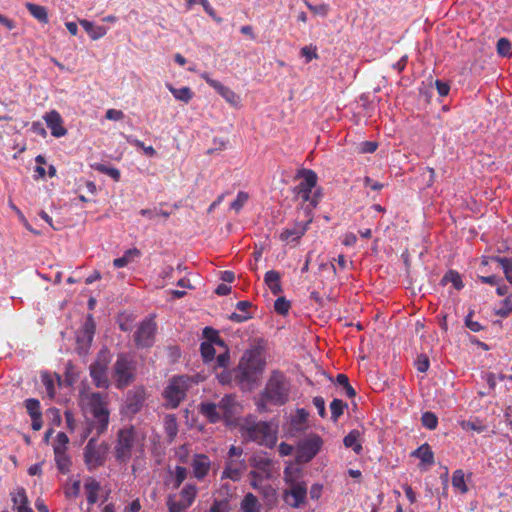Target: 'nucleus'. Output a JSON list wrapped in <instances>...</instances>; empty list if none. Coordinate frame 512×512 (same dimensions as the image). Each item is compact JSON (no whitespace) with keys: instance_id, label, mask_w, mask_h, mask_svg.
<instances>
[{"instance_id":"nucleus-54","label":"nucleus","mask_w":512,"mask_h":512,"mask_svg":"<svg viewBox=\"0 0 512 512\" xmlns=\"http://www.w3.org/2000/svg\"><path fill=\"white\" fill-rule=\"evenodd\" d=\"M69 443V438L64 432H59L56 435L55 444L53 446V450H67V445Z\"/></svg>"},{"instance_id":"nucleus-60","label":"nucleus","mask_w":512,"mask_h":512,"mask_svg":"<svg viewBox=\"0 0 512 512\" xmlns=\"http://www.w3.org/2000/svg\"><path fill=\"white\" fill-rule=\"evenodd\" d=\"M204 11L217 23L222 22V18L217 16L214 8L210 5L208 0H202V4Z\"/></svg>"},{"instance_id":"nucleus-61","label":"nucleus","mask_w":512,"mask_h":512,"mask_svg":"<svg viewBox=\"0 0 512 512\" xmlns=\"http://www.w3.org/2000/svg\"><path fill=\"white\" fill-rule=\"evenodd\" d=\"M125 117L123 111L117 109H108L105 114V118L112 121H121Z\"/></svg>"},{"instance_id":"nucleus-24","label":"nucleus","mask_w":512,"mask_h":512,"mask_svg":"<svg viewBox=\"0 0 512 512\" xmlns=\"http://www.w3.org/2000/svg\"><path fill=\"white\" fill-rule=\"evenodd\" d=\"M200 413L208 419L210 423H217L225 417L222 413H219V409L216 407V403L204 402L199 406Z\"/></svg>"},{"instance_id":"nucleus-26","label":"nucleus","mask_w":512,"mask_h":512,"mask_svg":"<svg viewBox=\"0 0 512 512\" xmlns=\"http://www.w3.org/2000/svg\"><path fill=\"white\" fill-rule=\"evenodd\" d=\"M411 456L420 459L421 465L432 466L434 464V453L428 443H424L415 449Z\"/></svg>"},{"instance_id":"nucleus-12","label":"nucleus","mask_w":512,"mask_h":512,"mask_svg":"<svg viewBox=\"0 0 512 512\" xmlns=\"http://www.w3.org/2000/svg\"><path fill=\"white\" fill-rule=\"evenodd\" d=\"M96 325L92 315H88L81 329L77 333V347L76 350L79 355L85 356L92 344Z\"/></svg>"},{"instance_id":"nucleus-37","label":"nucleus","mask_w":512,"mask_h":512,"mask_svg":"<svg viewBox=\"0 0 512 512\" xmlns=\"http://www.w3.org/2000/svg\"><path fill=\"white\" fill-rule=\"evenodd\" d=\"M164 429L171 441L174 440V438L178 434V424L177 419L175 415L173 414H167L164 418Z\"/></svg>"},{"instance_id":"nucleus-20","label":"nucleus","mask_w":512,"mask_h":512,"mask_svg":"<svg viewBox=\"0 0 512 512\" xmlns=\"http://www.w3.org/2000/svg\"><path fill=\"white\" fill-rule=\"evenodd\" d=\"M43 119L51 130L52 136L60 138L67 134V129L63 126V119L58 111L51 110L47 112Z\"/></svg>"},{"instance_id":"nucleus-7","label":"nucleus","mask_w":512,"mask_h":512,"mask_svg":"<svg viewBox=\"0 0 512 512\" xmlns=\"http://www.w3.org/2000/svg\"><path fill=\"white\" fill-rule=\"evenodd\" d=\"M112 377L118 389H124L136 379V362L126 354H119L113 365Z\"/></svg>"},{"instance_id":"nucleus-38","label":"nucleus","mask_w":512,"mask_h":512,"mask_svg":"<svg viewBox=\"0 0 512 512\" xmlns=\"http://www.w3.org/2000/svg\"><path fill=\"white\" fill-rule=\"evenodd\" d=\"M242 512H260V505L255 495L247 493L241 502Z\"/></svg>"},{"instance_id":"nucleus-62","label":"nucleus","mask_w":512,"mask_h":512,"mask_svg":"<svg viewBox=\"0 0 512 512\" xmlns=\"http://www.w3.org/2000/svg\"><path fill=\"white\" fill-rule=\"evenodd\" d=\"M229 360V351L228 348L226 347V349H224V352L220 353L216 358L217 367L226 368L228 366Z\"/></svg>"},{"instance_id":"nucleus-57","label":"nucleus","mask_w":512,"mask_h":512,"mask_svg":"<svg viewBox=\"0 0 512 512\" xmlns=\"http://www.w3.org/2000/svg\"><path fill=\"white\" fill-rule=\"evenodd\" d=\"M130 143H132L134 146L142 149L143 152L149 157H153L156 155V150L152 146H145L144 142H142L141 140L134 139V140L130 141Z\"/></svg>"},{"instance_id":"nucleus-49","label":"nucleus","mask_w":512,"mask_h":512,"mask_svg":"<svg viewBox=\"0 0 512 512\" xmlns=\"http://www.w3.org/2000/svg\"><path fill=\"white\" fill-rule=\"evenodd\" d=\"M290 308L291 304L285 297H278L274 302V309L280 315H286Z\"/></svg>"},{"instance_id":"nucleus-52","label":"nucleus","mask_w":512,"mask_h":512,"mask_svg":"<svg viewBox=\"0 0 512 512\" xmlns=\"http://www.w3.org/2000/svg\"><path fill=\"white\" fill-rule=\"evenodd\" d=\"M41 378H42V383H43V385L45 387V391H46L47 396L49 398H51V399L54 398V396H55V384H54L53 378L49 374H47V373L43 374Z\"/></svg>"},{"instance_id":"nucleus-53","label":"nucleus","mask_w":512,"mask_h":512,"mask_svg":"<svg viewBox=\"0 0 512 512\" xmlns=\"http://www.w3.org/2000/svg\"><path fill=\"white\" fill-rule=\"evenodd\" d=\"M248 200V194L246 192H238L236 199L231 203L230 208L238 213Z\"/></svg>"},{"instance_id":"nucleus-45","label":"nucleus","mask_w":512,"mask_h":512,"mask_svg":"<svg viewBox=\"0 0 512 512\" xmlns=\"http://www.w3.org/2000/svg\"><path fill=\"white\" fill-rule=\"evenodd\" d=\"M452 485L453 487L460 490L462 493H466L468 491V488L465 483L464 479V473L462 470L458 469L454 471L452 475Z\"/></svg>"},{"instance_id":"nucleus-25","label":"nucleus","mask_w":512,"mask_h":512,"mask_svg":"<svg viewBox=\"0 0 512 512\" xmlns=\"http://www.w3.org/2000/svg\"><path fill=\"white\" fill-rule=\"evenodd\" d=\"M264 282L273 295L282 293L281 274L276 270H269L264 275Z\"/></svg>"},{"instance_id":"nucleus-40","label":"nucleus","mask_w":512,"mask_h":512,"mask_svg":"<svg viewBox=\"0 0 512 512\" xmlns=\"http://www.w3.org/2000/svg\"><path fill=\"white\" fill-rule=\"evenodd\" d=\"M92 168L100 173L110 176L115 181L120 180L121 173L115 167H110V166H107L102 163H96V164L92 165Z\"/></svg>"},{"instance_id":"nucleus-14","label":"nucleus","mask_w":512,"mask_h":512,"mask_svg":"<svg viewBox=\"0 0 512 512\" xmlns=\"http://www.w3.org/2000/svg\"><path fill=\"white\" fill-rule=\"evenodd\" d=\"M106 448L97 445L95 438H91L84 448V461L87 468L92 471L102 466L105 461Z\"/></svg>"},{"instance_id":"nucleus-21","label":"nucleus","mask_w":512,"mask_h":512,"mask_svg":"<svg viewBox=\"0 0 512 512\" xmlns=\"http://www.w3.org/2000/svg\"><path fill=\"white\" fill-rule=\"evenodd\" d=\"M191 467L194 477L197 480H202L208 475L210 471L211 461L205 454H196L192 459Z\"/></svg>"},{"instance_id":"nucleus-50","label":"nucleus","mask_w":512,"mask_h":512,"mask_svg":"<svg viewBox=\"0 0 512 512\" xmlns=\"http://www.w3.org/2000/svg\"><path fill=\"white\" fill-rule=\"evenodd\" d=\"M496 262L498 263L502 269H510L512 270V259L507 257H499V256H490L487 259L482 261L483 264H488V262Z\"/></svg>"},{"instance_id":"nucleus-63","label":"nucleus","mask_w":512,"mask_h":512,"mask_svg":"<svg viewBox=\"0 0 512 512\" xmlns=\"http://www.w3.org/2000/svg\"><path fill=\"white\" fill-rule=\"evenodd\" d=\"M242 455H243V449L241 447L231 445L226 459H243Z\"/></svg>"},{"instance_id":"nucleus-28","label":"nucleus","mask_w":512,"mask_h":512,"mask_svg":"<svg viewBox=\"0 0 512 512\" xmlns=\"http://www.w3.org/2000/svg\"><path fill=\"white\" fill-rule=\"evenodd\" d=\"M250 477V485L252 488L261 491L266 497L269 495L274 496L275 495V489L271 485L263 486L262 482L263 480L267 479L264 476L256 474V472H249Z\"/></svg>"},{"instance_id":"nucleus-46","label":"nucleus","mask_w":512,"mask_h":512,"mask_svg":"<svg viewBox=\"0 0 512 512\" xmlns=\"http://www.w3.org/2000/svg\"><path fill=\"white\" fill-rule=\"evenodd\" d=\"M215 344L211 343H201L200 352L205 363L211 362L215 358L216 350L214 348Z\"/></svg>"},{"instance_id":"nucleus-16","label":"nucleus","mask_w":512,"mask_h":512,"mask_svg":"<svg viewBox=\"0 0 512 512\" xmlns=\"http://www.w3.org/2000/svg\"><path fill=\"white\" fill-rule=\"evenodd\" d=\"M307 497V485L303 481L301 483H294L289 486V489L284 491V501L286 504L293 508H298L305 503Z\"/></svg>"},{"instance_id":"nucleus-34","label":"nucleus","mask_w":512,"mask_h":512,"mask_svg":"<svg viewBox=\"0 0 512 512\" xmlns=\"http://www.w3.org/2000/svg\"><path fill=\"white\" fill-rule=\"evenodd\" d=\"M29 13L41 23L48 22V13L44 6L27 2L25 4Z\"/></svg>"},{"instance_id":"nucleus-32","label":"nucleus","mask_w":512,"mask_h":512,"mask_svg":"<svg viewBox=\"0 0 512 512\" xmlns=\"http://www.w3.org/2000/svg\"><path fill=\"white\" fill-rule=\"evenodd\" d=\"M451 283L456 290H461L464 287L462 277L456 270H448L441 279V284L446 285Z\"/></svg>"},{"instance_id":"nucleus-31","label":"nucleus","mask_w":512,"mask_h":512,"mask_svg":"<svg viewBox=\"0 0 512 512\" xmlns=\"http://www.w3.org/2000/svg\"><path fill=\"white\" fill-rule=\"evenodd\" d=\"M360 431L359 430H351L343 439V444L347 448H352V450L356 454H360L362 452V445L359 442L360 438Z\"/></svg>"},{"instance_id":"nucleus-59","label":"nucleus","mask_w":512,"mask_h":512,"mask_svg":"<svg viewBox=\"0 0 512 512\" xmlns=\"http://www.w3.org/2000/svg\"><path fill=\"white\" fill-rule=\"evenodd\" d=\"M313 404L316 407L318 414L320 417H326V408H325V400L321 396H316L313 398Z\"/></svg>"},{"instance_id":"nucleus-43","label":"nucleus","mask_w":512,"mask_h":512,"mask_svg":"<svg viewBox=\"0 0 512 512\" xmlns=\"http://www.w3.org/2000/svg\"><path fill=\"white\" fill-rule=\"evenodd\" d=\"M497 53L501 57L510 58L512 57V45L511 42L505 38L502 37L497 41L496 45Z\"/></svg>"},{"instance_id":"nucleus-33","label":"nucleus","mask_w":512,"mask_h":512,"mask_svg":"<svg viewBox=\"0 0 512 512\" xmlns=\"http://www.w3.org/2000/svg\"><path fill=\"white\" fill-rule=\"evenodd\" d=\"M203 337L206 339L203 343H211L226 349L224 340L219 336V332L212 327H205L203 329Z\"/></svg>"},{"instance_id":"nucleus-47","label":"nucleus","mask_w":512,"mask_h":512,"mask_svg":"<svg viewBox=\"0 0 512 512\" xmlns=\"http://www.w3.org/2000/svg\"><path fill=\"white\" fill-rule=\"evenodd\" d=\"M299 474L300 471L298 468L288 466L284 469V481L289 486L293 485L294 483H301L302 481L298 480Z\"/></svg>"},{"instance_id":"nucleus-1","label":"nucleus","mask_w":512,"mask_h":512,"mask_svg":"<svg viewBox=\"0 0 512 512\" xmlns=\"http://www.w3.org/2000/svg\"><path fill=\"white\" fill-rule=\"evenodd\" d=\"M291 394V380L278 369L272 370L266 381L264 389L259 395L257 408L260 412L268 411V405L283 406Z\"/></svg>"},{"instance_id":"nucleus-64","label":"nucleus","mask_w":512,"mask_h":512,"mask_svg":"<svg viewBox=\"0 0 512 512\" xmlns=\"http://www.w3.org/2000/svg\"><path fill=\"white\" fill-rule=\"evenodd\" d=\"M228 503L226 501L215 500L210 508V512H227Z\"/></svg>"},{"instance_id":"nucleus-8","label":"nucleus","mask_w":512,"mask_h":512,"mask_svg":"<svg viewBox=\"0 0 512 512\" xmlns=\"http://www.w3.org/2000/svg\"><path fill=\"white\" fill-rule=\"evenodd\" d=\"M111 362V356L107 349H101L95 361L90 365V377L97 388L107 389L110 386L108 377V366Z\"/></svg>"},{"instance_id":"nucleus-42","label":"nucleus","mask_w":512,"mask_h":512,"mask_svg":"<svg viewBox=\"0 0 512 512\" xmlns=\"http://www.w3.org/2000/svg\"><path fill=\"white\" fill-rule=\"evenodd\" d=\"M24 406L26 408L27 413L29 414V416L31 418L37 417V416H42L41 405H40L39 400H37L35 398L26 399L24 401Z\"/></svg>"},{"instance_id":"nucleus-10","label":"nucleus","mask_w":512,"mask_h":512,"mask_svg":"<svg viewBox=\"0 0 512 512\" xmlns=\"http://www.w3.org/2000/svg\"><path fill=\"white\" fill-rule=\"evenodd\" d=\"M197 494L198 488L195 484H185L179 492L178 500L172 495L167 498L168 512H187L188 508L194 503Z\"/></svg>"},{"instance_id":"nucleus-35","label":"nucleus","mask_w":512,"mask_h":512,"mask_svg":"<svg viewBox=\"0 0 512 512\" xmlns=\"http://www.w3.org/2000/svg\"><path fill=\"white\" fill-rule=\"evenodd\" d=\"M166 87L175 99L184 103H188L193 97V92L189 87L175 88L171 84H167Z\"/></svg>"},{"instance_id":"nucleus-22","label":"nucleus","mask_w":512,"mask_h":512,"mask_svg":"<svg viewBox=\"0 0 512 512\" xmlns=\"http://www.w3.org/2000/svg\"><path fill=\"white\" fill-rule=\"evenodd\" d=\"M145 400V392L142 388L129 391L125 401V408L128 413L135 414L140 411Z\"/></svg>"},{"instance_id":"nucleus-3","label":"nucleus","mask_w":512,"mask_h":512,"mask_svg":"<svg viewBox=\"0 0 512 512\" xmlns=\"http://www.w3.org/2000/svg\"><path fill=\"white\" fill-rule=\"evenodd\" d=\"M277 429L278 425L272 421L247 420L242 427L249 440L269 448L273 447L277 441Z\"/></svg>"},{"instance_id":"nucleus-2","label":"nucleus","mask_w":512,"mask_h":512,"mask_svg":"<svg viewBox=\"0 0 512 512\" xmlns=\"http://www.w3.org/2000/svg\"><path fill=\"white\" fill-rule=\"evenodd\" d=\"M81 403L93 416L91 425L96 434L99 436L106 432L110 420L107 395L100 392L86 393L81 396Z\"/></svg>"},{"instance_id":"nucleus-44","label":"nucleus","mask_w":512,"mask_h":512,"mask_svg":"<svg viewBox=\"0 0 512 512\" xmlns=\"http://www.w3.org/2000/svg\"><path fill=\"white\" fill-rule=\"evenodd\" d=\"M336 383L340 386H342L343 390H344V393L345 395L348 397V398H353L355 397L356 395V391L355 389L350 385L349 383V379L347 377V375L345 374H338L336 376Z\"/></svg>"},{"instance_id":"nucleus-11","label":"nucleus","mask_w":512,"mask_h":512,"mask_svg":"<svg viewBox=\"0 0 512 512\" xmlns=\"http://www.w3.org/2000/svg\"><path fill=\"white\" fill-rule=\"evenodd\" d=\"M134 442L135 430L132 426L119 430L115 446V457L117 461L126 462L131 458Z\"/></svg>"},{"instance_id":"nucleus-48","label":"nucleus","mask_w":512,"mask_h":512,"mask_svg":"<svg viewBox=\"0 0 512 512\" xmlns=\"http://www.w3.org/2000/svg\"><path fill=\"white\" fill-rule=\"evenodd\" d=\"M421 422L425 428L434 430L438 425V418L433 412L427 411L422 414Z\"/></svg>"},{"instance_id":"nucleus-39","label":"nucleus","mask_w":512,"mask_h":512,"mask_svg":"<svg viewBox=\"0 0 512 512\" xmlns=\"http://www.w3.org/2000/svg\"><path fill=\"white\" fill-rule=\"evenodd\" d=\"M460 426L465 431H475L477 433H482L486 431L487 426L478 418L463 420L460 422Z\"/></svg>"},{"instance_id":"nucleus-58","label":"nucleus","mask_w":512,"mask_h":512,"mask_svg":"<svg viewBox=\"0 0 512 512\" xmlns=\"http://www.w3.org/2000/svg\"><path fill=\"white\" fill-rule=\"evenodd\" d=\"M100 488V483L96 479L89 477L85 480L84 489L86 492H99Z\"/></svg>"},{"instance_id":"nucleus-55","label":"nucleus","mask_w":512,"mask_h":512,"mask_svg":"<svg viewBox=\"0 0 512 512\" xmlns=\"http://www.w3.org/2000/svg\"><path fill=\"white\" fill-rule=\"evenodd\" d=\"M415 366H416L417 371H419L421 373H425L429 369V366H430L429 358L425 354L418 355V357L415 361Z\"/></svg>"},{"instance_id":"nucleus-18","label":"nucleus","mask_w":512,"mask_h":512,"mask_svg":"<svg viewBox=\"0 0 512 512\" xmlns=\"http://www.w3.org/2000/svg\"><path fill=\"white\" fill-rule=\"evenodd\" d=\"M201 78L213 89L216 90L230 105L236 107L240 102L239 96L229 87L224 86L221 82L212 79L208 73H203Z\"/></svg>"},{"instance_id":"nucleus-56","label":"nucleus","mask_w":512,"mask_h":512,"mask_svg":"<svg viewBox=\"0 0 512 512\" xmlns=\"http://www.w3.org/2000/svg\"><path fill=\"white\" fill-rule=\"evenodd\" d=\"M473 311H470L465 318V325L472 332H479L483 330V326L478 322L473 320Z\"/></svg>"},{"instance_id":"nucleus-9","label":"nucleus","mask_w":512,"mask_h":512,"mask_svg":"<svg viewBox=\"0 0 512 512\" xmlns=\"http://www.w3.org/2000/svg\"><path fill=\"white\" fill-rule=\"evenodd\" d=\"M322 438L316 433H310L301 439L297 445L296 459L300 463L310 462L321 450Z\"/></svg>"},{"instance_id":"nucleus-30","label":"nucleus","mask_w":512,"mask_h":512,"mask_svg":"<svg viewBox=\"0 0 512 512\" xmlns=\"http://www.w3.org/2000/svg\"><path fill=\"white\" fill-rule=\"evenodd\" d=\"M54 458L58 470L62 474H67L70 471L72 462L70 456L66 453V450L58 449L54 451Z\"/></svg>"},{"instance_id":"nucleus-27","label":"nucleus","mask_w":512,"mask_h":512,"mask_svg":"<svg viewBox=\"0 0 512 512\" xmlns=\"http://www.w3.org/2000/svg\"><path fill=\"white\" fill-rule=\"evenodd\" d=\"M14 509L16 512H33L29 506L28 498L24 488H19L16 493L12 496Z\"/></svg>"},{"instance_id":"nucleus-4","label":"nucleus","mask_w":512,"mask_h":512,"mask_svg":"<svg viewBox=\"0 0 512 512\" xmlns=\"http://www.w3.org/2000/svg\"><path fill=\"white\" fill-rule=\"evenodd\" d=\"M264 362L257 351H246L238 366L233 370L234 378L239 383H252L263 370Z\"/></svg>"},{"instance_id":"nucleus-51","label":"nucleus","mask_w":512,"mask_h":512,"mask_svg":"<svg viewBox=\"0 0 512 512\" xmlns=\"http://www.w3.org/2000/svg\"><path fill=\"white\" fill-rule=\"evenodd\" d=\"M187 478V469L183 466H176L174 471L173 487L179 488Z\"/></svg>"},{"instance_id":"nucleus-13","label":"nucleus","mask_w":512,"mask_h":512,"mask_svg":"<svg viewBox=\"0 0 512 512\" xmlns=\"http://www.w3.org/2000/svg\"><path fill=\"white\" fill-rule=\"evenodd\" d=\"M311 210L307 212L309 216L305 221H295L291 226L284 228L279 234V239L282 242L291 243V242H299V240L305 235L307 232L309 225L312 222V216L310 215Z\"/></svg>"},{"instance_id":"nucleus-15","label":"nucleus","mask_w":512,"mask_h":512,"mask_svg":"<svg viewBox=\"0 0 512 512\" xmlns=\"http://www.w3.org/2000/svg\"><path fill=\"white\" fill-rule=\"evenodd\" d=\"M157 326L152 319H145L138 326L134 339L138 347H150L154 343Z\"/></svg>"},{"instance_id":"nucleus-6","label":"nucleus","mask_w":512,"mask_h":512,"mask_svg":"<svg viewBox=\"0 0 512 512\" xmlns=\"http://www.w3.org/2000/svg\"><path fill=\"white\" fill-rule=\"evenodd\" d=\"M296 178H301L302 181L292 189L293 195L304 203L308 202L312 208H315L320 201V194L318 192L312 194V190L316 187L318 180L316 172L311 169H301L298 171Z\"/></svg>"},{"instance_id":"nucleus-5","label":"nucleus","mask_w":512,"mask_h":512,"mask_svg":"<svg viewBox=\"0 0 512 512\" xmlns=\"http://www.w3.org/2000/svg\"><path fill=\"white\" fill-rule=\"evenodd\" d=\"M193 380L189 376H173L163 390L164 406L168 409H176L186 398L187 391Z\"/></svg>"},{"instance_id":"nucleus-19","label":"nucleus","mask_w":512,"mask_h":512,"mask_svg":"<svg viewBox=\"0 0 512 512\" xmlns=\"http://www.w3.org/2000/svg\"><path fill=\"white\" fill-rule=\"evenodd\" d=\"M245 470L246 463L244 459H226L221 479H230L237 482L242 478Z\"/></svg>"},{"instance_id":"nucleus-36","label":"nucleus","mask_w":512,"mask_h":512,"mask_svg":"<svg viewBox=\"0 0 512 512\" xmlns=\"http://www.w3.org/2000/svg\"><path fill=\"white\" fill-rule=\"evenodd\" d=\"M140 250L137 248H131L125 251L122 257L116 258L113 261V265L115 268H122L127 266L133 258L140 256Z\"/></svg>"},{"instance_id":"nucleus-17","label":"nucleus","mask_w":512,"mask_h":512,"mask_svg":"<svg viewBox=\"0 0 512 512\" xmlns=\"http://www.w3.org/2000/svg\"><path fill=\"white\" fill-rule=\"evenodd\" d=\"M252 472L266 478L273 477V461L267 453H255L249 460Z\"/></svg>"},{"instance_id":"nucleus-29","label":"nucleus","mask_w":512,"mask_h":512,"mask_svg":"<svg viewBox=\"0 0 512 512\" xmlns=\"http://www.w3.org/2000/svg\"><path fill=\"white\" fill-rule=\"evenodd\" d=\"M309 413L304 408H297L295 414L292 415L290 425L294 431L300 432L306 428Z\"/></svg>"},{"instance_id":"nucleus-41","label":"nucleus","mask_w":512,"mask_h":512,"mask_svg":"<svg viewBox=\"0 0 512 512\" xmlns=\"http://www.w3.org/2000/svg\"><path fill=\"white\" fill-rule=\"evenodd\" d=\"M348 407L347 403L340 399L335 398L330 403L331 419L336 422L343 414L344 410Z\"/></svg>"},{"instance_id":"nucleus-23","label":"nucleus","mask_w":512,"mask_h":512,"mask_svg":"<svg viewBox=\"0 0 512 512\" xmlns=\"http://www.w3.org/2000/svg\"><path fill=\"white\" fill-rule=\"evenodd\" d=\"M219 413L225 417V420L231 419L236 412V402L232 395H225L218 403H216Z\"/></svg>"}]
</instances>
